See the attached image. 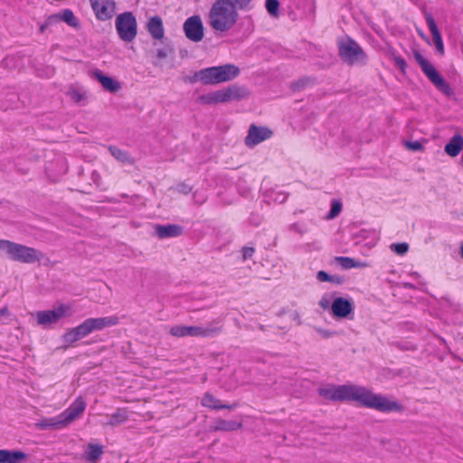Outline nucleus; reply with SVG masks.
<instances>
[{"instance_id":"9b49d317","label":"nucleus","mask_w":463,"mask_h":463,"mask_svg":"<svg viewBox=\"0 0 463 463\" xmlns=\"http://www.w3.org/2000/svg\"><path fill=\"white\" fill-rule=\"evenodd\" d=\"M87 403L85 400L80 396L76 398L75 401L66 410L59 414L64 428L79 419L84 412Z\"/></svg>"},{"instance_id":"c756f323","label":"nucleus","mask_w":463,"mask_h":463,"mask_svg":"<svg viewBox=\"0 0 463 463\" xmlns=\"http://www.w3.org/2000/svg\"><path fill=\"white\" fill-rule=\"evenodd\" d=\"M110 154L122 163L132 165L134 164V159L130 156V155L124 150L117 146H110L109 147Z\"/></svg>"},{"instance_id":"aec40b11","label":"nucleus","mask_w":463,"mask_h":463,"mask_svg":"<svg viewBox=\"0 0 463 463\" xmlns=\"http://www.w3.org/2000/svg\"><path fill=\"white\" fill-rule=\"evenodd\" d=\"M92 332L100 331L106 327H110L118 324L119 319L117 316L104 317H91L88 318Z\"/></svg>"},{"instance_id":"6ab92c4d","label":"nucleus","mask_w":463,"mask_h":463,"mask_svg":"<svg viewBox=\"0 0 463 463\" xmlns=\"http://www.w3.org/2000/svg\"><path fill=\"white\" fill-rule=\"evenodd\" d=\"M146 29L153 39L161 40L164 38L165 29L160 16L150 17L146 23Z\"/></svg>"},{"instance_id":"f8f14e48","label":"nucleus","mask_w":463,"mask_h":463,"mask_svg":"<svg viewBox=\"0 0 463 463\" xmlns=\"http://www.w3.org/2000/svg\"><path fill=\"white\" fill-rule=\"evenodd\" d=\"M272 130L267 127H259L254 124L250 125L248 134L244 138V144L247 147L252 148L260 143L272 137Z\"/></svg>"},{"instance_id":"79ce46f5","label":"nucleus","mask_w":463,"mask_h":463,"mask_svg":"<svg viewBox=\"0 0 463 463\" xmlns=\"http://www.w3.org/2000/svg\"><path fill=\"white\" fill-rule=\"evenodd\" d=\"M156 56L159 59H165L167 56V52L165 49H158L156 51Z\"/></svg>"},{"instance_id":"72a5a7b5","label":"nucleus","mask_w":463,"mask_h":463,"mask_svg":"<svg viewBox=\"0 0 463 463\" xmlns=\"http://www.w3.org/2000/svg\"><path fill=\"white\" fill-rule=\"evenodd\" d=\"M391 250L398 255H404L409 250V244L406 242L393 243L390 246Z\"/></svg>"},{"instance_id":"7ed1b4c3","label":"nucleus","mask_w":463,"mask_h":463,"mask_svg":"<svg viewBox=\"0 0 463 463\" xmlns=\"http://www.w3.org/2000/svg\"><path fill=\"white\" fill-rule=\"evenodd\" d=\"M239 73V68L233 64L213 66L196 71L193 76L192 81H200L204 85H213L232 80Z\"/></svg>"},{"instance_id":"9d476101","label":"nucleus","mask_w":463,"mask_h":463,"mask_svg":"<svg viewBox=\"0 0 463 463\" xmlns=\"http://www.w3.org/2000/svg\"><path fill=\"white\" fill-rule=\"evenodd\" d=\"M221 328L218 326H175L171 327L170 334L175 337L201 336L211 337L218 334Z\"/></svg>"},{"instance_id":"c03bdc74","label":"nucleus","mask_w":463,"mask_h":463,"mask_svg":"<svg viewBox=\"0 0 463 463\" xmlns=\"http://www.w3.org/2000/svg\"><path fill=\"white\" fill-rule=\"evenodd\" d=\"M307 82V80H299V82H298V85H299V87H304V85Z\"/></svg>"},{"instance_id":"49530a36","label":"nucleus","mask_w":463,"mask_h":463,"mask_svg":"<svg viewBox=\"0 0 463 463\" xmlns=\"http://www.w3.org/2000/svg\"><path fill=\"white\" fill-rule=\"evenodd\" d=\"M460 253H461V257L463 258V243H462V245L460 247Z\"/></svg>"},{"instance_id":"4be33fe9","label":"nucleus","mask_w":463,"mask_h":463,"mask_svg":"<svg viewBox=\"0 0 463 463\" xmlns=\"http://www.w3.org/2000/svg\"><path fill=\"white\" fill-rule=\"evenodd\" d=\"M201 403L203 407H207L212 410H218V409L233 410L237 407L236 403H233L232 405L222 404L220 400L216 399L213 395H212L209 392H206L203 396Z\"/></svg>"},{"instance_id":"423d86ee","label":"nucleus","mask_w":463,"mask_h":463,"mask_svg":"<svg viewBox=\"0 0 463 463\" xmlns=\"http://www.w3.org/2000/svg\"><path fill=\"white\" fill-rule=\"evenodd\" d=\"M248 91L244 88L231 86L199 97L201 103L205 105L239 100L245 98Z\"/></svg>"},{"instance_id":"a878e982","label":"nucleus","mask_w":463,"mask_h":463,"mask_svg":"<svg viewBox=\"0 0 463 463\" xmlns=\"http://www.w3.org/2000/svg\"><path fill=\"white\" fill-rule=\"evenodd\" d=\"M108 418H109L108 421H106L103 425L115 427V426L124 423L128 420V412L126 410L118 409V410H117L116 412L109 415Z\"/></svg>"},{"instance_id":"412c9836","label":"nucleus","mask_w":463,"mask_h":463,"mask_svg":"<svg viewBox=\"0 0 463 463\" xmlns=\"http://www.w3.org/2000/svg\"><path fill=\"white\" fill-rule=\"evenodd\" d=\"M155 232L159 239L178 237L183 233V228L177 224L156 225Z\"/></svg>"},{"instance_id":"c85d7f7f","label":"nucleus","mask_w":463,"mask_h":463,"mask_svg":"<svg viewBox=\"0 0 463 463\" xmlns=\"http://www.w3.org/2000/svg\"><path fill=\"white\" fill-rule=\"evenodd\" d=\"M335 262L339 264L344 269H353V268H365L367 267L366 262L357 261L349 257H336Z\"/></svg>"},{"instance_id":"f257e3e1","label":"nucleus","mask_w":463,"mask_h":463,"mask_svg":"<svg viewBox=\"0 0 463 463\" xmlns=\"http://www.w3.org/2000/svg\"><path fill=\"white\" fill-rule=\"evenodd\" d=\"M318 394L326 400L335 402H355L360 405L381 412L402 411L397 401L374 393L371 390L355 384H326L318 389Z\"/></svg>"},{"instance_id":"37998d69","label":"nucleus","mask_w":463,"mask_h":463,"mask_svg":"<svg viewBox=\"0 0 463 463\" xmlns=\"http://www.w3.org/2000/svg\"><path fill=\"white\" fill-rule=\"evenodd\" d=\"M7 313H8L7 309H5V308L0 309V317L6 316Z\"/></svg>"},{"instance_id":"de8ad7c7","label":"nucleus","mask_w":463,"mask_h":463,"mask_svg":"<svg viewBox=\"0 0 463 463\" xmlns=\"http://www.w3.org/2000/svg\"><path fill=\"white\" fill-rule=\"evenodd\" d=\"M43 30H44V26H42L41 31L43 32Z\"/></svg>"},{"instance_id":"f03ea898","label":"nucleus","mask_w":463,"mask_h":463,"mask_svg":"<svg viewBox=\"0 0 463 463\" xmlns=\"http://www.w3.org/2000/svg\"><path fill=\"white\" fill-rule=\"evenodd\" d=\"M239 18L238 12L228 0H216L208 14L209 25L217 32H227L232 29Z\"/></svg>"},{"instance_id":"2f4dec72","label":"nucleus","mask_w":463,"mask_h":463,"mask_svg":"<svg viewBox=\"0 0 463 463\" xmlns=\"http://www.w3.org/2000/svg\"><path fill=\"white\" fill-rule=\"evenodd\" d=\"M265 6H266L268 13L271 16H273V17L279 16V3L278 0H266Z\"/></svg>"},{"instance_id":"a211bd4d","label":"nucleus","mask_w":463,"mask_h":463,"mask_svg":"<svg viewBox=\"0 0 463 463\" xmlns=\"http://www.w3.org/2000/svg\"><path fill=\"white\" fill-rule=\"evenodd\" d=\"M91 75L94 79H96L101 86L109 92H117L120 90V83L113 79L112 77L107 76L103 74L100 70H94L91 72Z\"/></svg>"},{"instance_id":"393cba45","label":"nucleus","mask_w":463,"mask_h":463,"mask_svg":"<svg viewBox=\"0 0 463 463\" xmlns=\"http://www.w3.org/2000/svg\"><path fill=\"white\" fill-rule=\"evenodd\" d=\"M242 424L235 420L218 419L214 422L213 430L215 431H234L241 429Z\"/></svg>"},{"instance_id":"4c0bfd02","label":"nucleus","mask_w":463,"mask_h":463,"mask_svg":"<svg viewBox=\"0 0 463 463\" xmlns=\"http://www.w3.org/2000/svg\"><path fill=\"white\" fill-rule=\"evenodd\" d=\"M394 64L398 67L402 72H405V69L407 67L406 61L401 56L394 57Z\"/></svg>"},{"instance_id":"a19ab883","label":"nucleus","mask_w":463,"mask_h":463,"mask_svg":"<svg viewBox=\"0 0 463 463\" xmlns=\"http://www.w3.org/2000/svg\"><path fill=\"white\" fill-rule=\"evenodd\" d=\"M317 279L322 282L331 280L330 276L326 271H323V270H320L317 272Z\"/></svg>"},{"instance_id":"39448f33","label":"nucleus","mask_w":463,"mask_h":463,"mask_svg":"<svg viewBox=\"0 0 463 463\" xmlns=\"http://www.w3.org/2000/svg\"><path fill=\"white\" fill-rule=\"evenodd\" d=\"M338 51L341 59L349 65H365L367 62L363 48L349 37L338 42Z\"/></svg>"},{"instance_id":"2eb2a0df","label":"nucleus","mask_w":463,"mask_h":463,"mask_svg":"<svg viewBox=\"0 0 463 463\" xmlns=\"http://www.w3.org/2000/svg\"><path fill=\"white\" fill-rule=\"evenodd\" d=\"M95 16L99 21L109 20L115 14L114 0H90Z\"/></svg>"},{"instance_id":"a18cd8bd","label":"nucleus","mask_w":463,"mask_h":463,"mask_svg":"<svg viewBox=\"0 0 463 463\" xmlns=\"http://www.w3.org/2000/svg\"><path fill=\"white\" fill-rule=\"evenodd\" d=\"M403 287L406 288H413L414 286L411 283H403Z\"/></svg>"},{"instance_id":"ea45409f","label":"nucleus","mask_w":463,"mask_h":463,"mask_svg":"<svg viewBox=\"0 0 463 463\" xmlns=\"http://www.w3.org/2000/svg\"><path fill=\"white\" fill-rule=\"evenodd\" d=\"M255 252L254 248L252 247H245L242 250V258L243 260L250 259Z\"/></svg>"},{"instance_id":"bb28decb","label":"nucleus","mask_w":463,"mask_h":463,"mask_svg":"<svg viewBox=\"0 0 463 463\" xmlns=\"http://www.w3.org/2000/svg\"><path fill=\"white\" fill-rule=\"evenodd\" d=\"M103 454V446L99 444L90 443L84 452L85 459L95 462Z\"/></svg>"},{"instance_id":"dca6fc26","label":"nucleus","mask_w":463,"mask_h":463,"mask_svg":"<svg viewBox=\"0 0 463 463\" xmlns=\"http://www.w3.org/2000/svg\"><path fill=\"white\" fill-rule=\"evenodd\" d=\"M92 333V329L90 324L87 319H85L79 326L69 329L62 335V341L67 345H71L77 341L86 337L90 334Z\"/></svg>"},{"instance_id":"4468645a","label":"nucleus","mask_w":463,"mask_h":463,"mask_svg":"<svg viewBox=\"0 0 463 463\" xmlns=\"http://www.w3.org/2000/svg\"><path fill=\"white\" fill-rule=\"evenodd\" d=\"M354 310V302L349 298L338 297L332 301L331 313L335 318H352Z\"/></svg>"},{"instance_id":"b1692460","label":"nucleus","mask_w":463,"mask_h":463,"mask_svg":"<svg viewBox=\"0 0 463 463\" xmlns=\"http://www.w3.org/2000/svg\"><path fill=\"white\" fill-rule=\"evenodd\" d=\"M26 455L22 451L0 449V463H21Z\"/></svg>"},{"instance_id":"6e6552de","label":"nucleus","mask_w":463,"mask_h":463,"mask_svg":"<svg viewBox=\"0 0 463 463\" xmlns=\"http://www.w3.org/2000/svg\"><path fill=\"white\" fill-rule=\"evenodd\" d=\"M414 58L420 65L422 72L431 81V83L444 93H449L450 88L446 80L437 71L435 67L423 57L419 52H414Z\"/></svg>"},{"instance_id":"c9c22d12","label":"nucleus","mask_w":463,"mask_h":463,"mask_svg":"<svg viewBox=\"0 0 463 463\" xmlns=\"http://www.w3.org/2000/svg\"><path fill=\"white\" fill-rule=\"evenodd\" d=\"M404 146H406L407 149L411 150V151H420L423 149V146L422 144L416 140V141H405L404 142Z\"/></svg>"},{"instance_id":"473e14b6","label":"nucleus","mask_w":463,"mask_h":463,"mask_svg":"<svg viewBox=\"0 0 463 463\" xmlns=\"http://www.w3.org/2000/svg\"><path fill=\"white\" fill-rule=\"evenodd\" d=\"M68 96L76 103H79L86 99V93L77 89H70L68 91Z\"/></svg>"},{"instance_id":"58836bf2","label":"nucleus","mask_w":463,"mask_h":463,"mask_svg":"<svg viewBox=\"0 0 463 463\" xmlns=\"http://www.w3.org/2000/svg\"><path fill=\"white\" fill-rule=\"evenodd\" d=\"M315 330L323 338H329V337H331V336L335 335V332H332L330 330L324 329V328H321V327H316Z\"/></svg>"},{"instance_id":"5701e85b","label":"nucleus","mask_w":463,"mask_h":463,"mask_svg":"<svg viewBox=\"0 0 463 463\" xmlns=\"http://www.w3.org/2000/svg\"><path fill=\"white\" fill-rule=\"evenodd\" d=\"M463 148V137L459 134L454 135L445 146L444 150L449 156H457Z\"/></svg>"},{"instance_id":"1a4fd4ad","label":"nucleus","mask_w":463,"mask_h":463,"mask_svg":"<svg viewBox=\"0 0 463 463\" xmlns=\"http://www.w3.org/2000/svg\"><path fill=\"white\" fill-rule=\"evenodd\" d=\"M73 314L69 304H61L52 310L38 311L35 314L37 324L43 326L58 322L62 317H71Z\"/></svg>"},{"instance_id":"f704fd0d","label":"nucleus","mask_w":463,"mask_h":463,"mask_svg":"<svg viewBox=\"0 0 463 463\" xmlns=\"http://www.w3.org/2000/svg\"><path fill=\"white\" fill-rule=\"evenodd\" d=\"M342 204L340 202L334 201L332 203L331 210L327 215V219H334L341 212Z\"/></svg>"},{"instance_id":"e433bc0d","label":"nucleus","mask_w":463,"mask_h":463,"mask_svg":"<svg viewBox=\"0 0 463 463\" xmlns=\"http://www.w3.org/2000/svg\"><path fill=\"white\" fill-rule=\"evenodd\" d=\"M318 305L323 310H327L328 308L331 309L332 301L328 297L324 296L320 298Z\"/></svg>"},{"instance_id":"cd10ccee","label":"nucleus","mask_w":463,"mask_h":463,"mask_svg":"<svg viewBox=\"0 0 463 463\" xmlns=\"http://www.w3.org/2000/svg\"><path fill=\"white\" fill-rule=\"evenodd\" d=\"M37 426L40 429L47 430V429H52V430H61L64 429V426L62 424V421L61 420V418L59 415L52 418H47L42 420L40 422L37 423Z\"/></svg>"},{"instance_id":"ddd939ff","label":"nucleus","mask_w":463,"mask_h":463,"mask_svg":"<svg viewBox=\"0 0 463 463\" xmlns=\"http://www.w3.org/2000/svg\"><path fill=\"white\" fill-rule=\"evenodd\" d=\"M185 36L197 43L203 38V25L199 15H193L185 20L183 25Z\"/></svg>"},{"instance_id":"7c9ffc66","label":"nucleus","mask_w":463,"mask_h":463,"mask_svg":"<svg viewBox=\"0 0 463 463\" xmlns=\"http://www.w3.org/2000/svg\"><path fill=\"white\" fill-rule=\"evenodd\" d=\"M55 17L63 21L71 27H79V20L76 18L73 12L70 9L63 10L61 14L55 15Z\"/></svg>"},{"instance_id":"20e7f679","label":"nucleus","mask_w":463,"mask_h":463,"mask_svg":"<svg viewBox=\"0 0 463 463\" xmlns=\"http://www.w3.org/2000/svg\"><path fill=\"white\" fill-rule=\"evenodd\" d=\"M0 250L4 251L12 260L27 264L40 261L44 257L42 251L34 248L7 240H0Z\"/></svg>"},{"instance_id":"0eeeda50","label":"nucleus","mask_w":463,"mask_h":463,"mask_svg":"<svg viewBox=\"0 0 463 463\" xmlns=\"http://www.w3.org/2000/svg\"><path fill=\"white\" fill-rule=\"evenodd\" d=\"M116 29L119 38L127 43L132 42L137 33L136 17L130 12L119 14L116 19Z\"/></svg>"},{"instance_id":"f3484780","label":"nucleus","mask_w":463,"mask_h":463,"mask_svg":"<svg viewBox=\"0 0 463 463\" xmlns=\"http://www.w3.org/2000/svg\"><path fill=\"white\" fill-rule=\"evenodd\" d=\"M425 20H426L428 27L431 33L433 43L435 45L437 52L440 55H443L444 54V44H443L441 34L438 29V26L435 23L434 18L432 17V15L430 14H427L425 15Z\"/></svg>"}]
</instances>
